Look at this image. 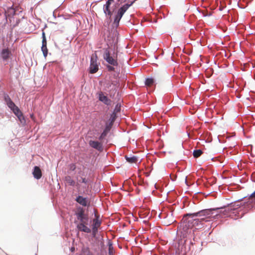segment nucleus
I'll return each instance as SVG.
<instances>
[{"label":"nucleus","instance_id":"nucleus-26","mask_svg":"<svg viewBox=\"0 0 255 255\" xmlns=\"http://www.w3.org/2000/svg\"><path fill=\"white\" fill-rule=\"evenodd\" d=\"M76 166L75 164L72 163L69 165V169L71 171H74L76 169Z\"/></svg>","mask_w":255,"mask_h":255},{"label":"nucleus","instance_id":"nucleus-13","mask_svg":"<svg viewBox=\"0 0 255 255\" xmlns=\"http://www.w3.org/2000/svg\"><path fill=\"white\" fill-rule=\"evenodd\" d=\"M88 224L79 223L77 225V228L80 231L87 233H91V230L87 226Z\"/></svg>","mask_w":255,"mask_h":255},{"label":"nucleus","instance_id":"nucleus-20","mask_svg":"<svg viewBox=\"0 0 255 255\" xmlns=\"http://www.w3.org/2000/svg\"><path fill=\"white\" fill-rule=\"evenodd\" d=\"M109 129L108 128H106L105 130L103 131V132L101 133L100 136L99 137V140H101L103 138H104L107 135L108 132L109 131Z\"/></svg>","mask_w":255,"mask_h":255},{"label":"nucleus","instance_id":"nucleus-19","mask_svg":"<svg viewBox=\"0 0 255 255\" xmlns=\"http://www.w3.org/2000/svg\"><path fill=\"white\" fill-rule=\"evenodd\" d=\"M203 153L201 149L195 150L193 151V155L195 158H198Z\"/></svg>","mask_w":255,"mask_h":255},{"label":"nucleus","instance_id":"nucleus-6","mask_svg":"<svg viewBox=\"0 0 255 255\" xmlns=\"http://www.w3.org/2000/svg\"><path fill=\"white\" fill-rule=\"evenodd\" d=\"M114 0H108L106 3L103 6V10L106 17L111 21V17L113 15V11L110 8V6Z\"/></svg>","mask_w":255,"mask_h":255},{"label":"nucleus","instance_id":"nucleus-24","mask_svg":"<svg viewBox=\"0 0 255 255\" xmlns=\"http://www.w3.org/2000/svg\"><path fill=\"white\" fill-rule=\"evenodd\" d=\"M3 58L6 59L8 56V52L6 49H3L2 52Z\"/></svg>","mask_w":255,"mask_h":255},{"label":"nucleus","instance_id":"nucleus-18","mask_svg":"<svg viewBox=\"0 0 255 255\" xmlns=\"http://www.w3.org/2000/svg\"><path fill=\"white\" fill-rule=\"evenodd\" d=\"M125 158L126 160L130 163H136L137 161V158L135 156H128V155H126Z\"/></svg>","mask_w":255,"mask_h":255},{"label":"nucleus","instance_id":"nucleus-12","mask_svg":"<svg viewBox=\"0 0 255 255\" xmlns=\"http://www.w3.org/2000/svg\"><path fill=\"white\" fill-rule=\"evenodd\" d=\"M99 100L104 103L106 105H111L112 101L109 99L106 96H105L102 92L98 93Z\"/></svg>","mask_w":255,"mask_h":255},{"label":"nucleus","instance_id":"nucleus-14","mask_svg":"<svg viewBox=\"0 0 255 255\" xmlns=\"http://www.w3.org/2000/svg\"><path fill=\"white\" fill-rule=\"evenodd\" d=\"M32 174L35 179H39L42 176V172L40 168L38 166H35Z\"/></svg>","mask_w":255,"mask_h":255},{"label":"nucleus","instance_id":"nucleus-2","mask_svg":"<svg viewBox=\"0 0 255 255\" xmlns=\"http://www.w3.org/2000/svg\"><path fill=\"white\" fill-rule=\"evenodd\" d=\"M218 209L219 208L208 209L195 212L200 225L202 226L204 222H207L213 219H215L218 215V214H214V211Z\"/></svg>","mask_w":255,"mask_h":255},{"label":"nucleus","instance_id":"nucleus-28","mask_svg":"<svg viewBox=\"0 0 255 255\" xmlns=\"http://www.w3.org/2000/svg\"><path fill=\"white\" fill-rule=\"evenodd\" d=\"M107 67L109 71H115V68L114 66H112L111 65H108Z\"/></svg>","mask_w":255,"mask_h":255},{"label":"nucleus","instance_id":"nucleus-22","mask_svg":"<svg viewBox=\"0 0 255 255\" xmlns=\"http://www.w3.org/2000/svg\"><path fill=\"white\" fill-rule=\"evenodd\" d=\"M82 255H93L90 252L88 248H84L82 250Z\"/></svg>","mask_w":255,"mask_h":255},{"label":"nucleus","instance_id":"nucleus-17","mask_svg":"<svg viewBox=\"0 0 255 255\" xmlns=\"http://www.w3.org/2000/svg\"><path fill=\"white\" fill-rule=\"evenodd\" d=\"M156 81V79H154L152 78H148L146 79L145 85L148 87H150L154 85Z\"/></svg>","mask_w":255,"mask_h":255},{"label":"nucleus","instance_id":"nucleus-9","mask_svg":"<svg viewBox=\"0 0 255 255\" xmlns=\"http://www.w3.org/2000/svg\"><path fill=\"white\" fill-rule=\"evenodd\" d=\"M95 219L93 220V234L95 235L98 232V229L101 224V222L99 219V216L95 213Z\"/></svg>","mask_w":255,"mask_h":255},{"label":"nucleus","instance_id":"nucleus-7","mask_svg":"<svg viewBox=\"0 0 255 255\" xmlns=\"http://www.w3.org/2000/svg\"><path fill=\"white\" fill-rule=\"evenodd\" d=\"M6 105L12 111L13 113L18 117L19 120L21 121V118H23L22 114L20 111L19 108L15 105V104L11 101L10 102L8 103Z\"/></svg>","mask_w":255,"mask_h":255},{"label":"nucleus","instance_id":"nucleus-3","mask_svg":"<svg viewBox=\"0 0 255 255\" xmlns=\"http://www.w3.org/2000/svg\"><path fill=\"white\" fill-rule=\"evenodd\" d=\"M103 58L110 65L114 66H117L118 62L117 61V56H111V53L109 47L103 49Z\"/></svg>","mask_w":255,"mask_h":255},{"label":"nucleus","instance_id":"nucleus-4","mask_svg":"<svg viewBox=\"0 0 255 255\" xmlns=\"http://www.w3.org/2000/svg\"><path fill=\"white\" fill-rule=\"evenodd\" d=\"M130 5L131 4H125L118 10V13L116 15L114 21V24H115L117 26L119 25V22L123 15Z\"/></svg>","mask_w":255,"mask_h":255},{"label":"nucleus","instance_id":"nucleus-10","mask_svg":"<svg viewBox=\"0 0 255 255\" xmlns=\"http://www.w3.org/2000/svg\"><path fill=\"white\" fill-rule=\"evenodd\" d=\"M41 50L43 52L44 57H46L48 54V49L47 48V41L45 32H42V41Z\"/></svg>","mask_w":255,"mask_h":255},{"label":"nucleus","instance_id":"nucleus-27","mask_svg":"<svg viewBox=\"0 0 255 255\" xmlns=\"http://www.w3.org/2000/svg\"><path fill=\"white\" fill-rule=\"evenodd\" d=\"M81 182L84 183L86 185L88 184L89 181L88 179L85 177H81Z\"/></svg>","mask_w":255,"mask_h":255},{"label":"nucleus","instance_id":"nucleus-30","mask_svg":"<svg viewBox=\"0 0 255 255\" xmlns=\"http://www.w3.org/2000/svg\"><path fill=\"white\" fill-rule=\"evenodd\" d=\"M117 114H114V113H113V114H112V116H111V118L112 119V121H114L115 120V119L117 117Z\"/></svg>","mask_w":255,"mask_h":255},{"label":"nucleus","instance_id":"nucleus-21","mask_svg":"<svg viewBox=\"0 0 255 255\" xmlns=\"http://www.w3.org/2000/svg\"><path fill=\"white\" fill-rule=\"evenodd\" d=\"M109 255H114V250L113 247V245L111 243L109 242Z\"/></svg>","mask_w":255,"mask_h":255},{"label":"nucleus","instance_id":"nucleus-23","mask_svg":"<svg viewBox=\"0 0 255 255\" xmlns=\"http://www.w3.org/2000/svg\"><path fill=\"white\" fill-rule=\"evenodd\" d=\"M120 110H121V105L119 104H118L115 106V108L113 113H114V114H118L119 112H120Z\"/></svg>","mask_w":255,"mask_h":255},{"label":"nucleus","instance_id":"nucleus-15","mask_svg":"<svg viewBox=\"0 0 255 255\" xmlns=\"http://www.w3.org/2000/svg\"><path fill=\"white\" fill-rule=\"evenodd\" d=\"M76 201L79 203L80 205L83 206H86L87 205V200L86 198H84L81 196H78Z\"/></svg>","mask_w":255,"mask_h":255},{"label":"nucleus","instance_id":"nucleus-25","mask_svg":"<svg viewBox=\"0 0 255 255\" xmlns=\"http://www.w3.org/2000/svg\"><path fill=\"white\" fill-rule=\"evenodd\" d=\"M4 100L6 104H7L8 103H9L11 101V100L10 99V97L7 95H4Z\"/></svg>","mask_w":255,"mask_h":255},{"label":"nucleus","instance_id":"nucleus-29","mask_svg":"<svg viewBox=\"0 0 255 255\" xmlns=\"http://www.w3.org/2000/svg\"><path fill=\"white\" fill-rule=\"evenodd\" d=\"M250 199L253 200L255 202V191L251 195Z\"/></svg>","mask_w":255,"mask_h":255},{"label":"nucleus","instance_id":"nucleus-5","mask_svg":"<svg viewBox=\"0 0 255 255\" xmlns=\"http://www.w3.org/2000/svg\"><path fill=\"white\" fill-rule=\"evenodd\" d=\"M97 55L96 53L93 54L91 57L90 73L94 74L96 73L99 69V65L97 62Z\"/></svg>","mask_w":255,"mask_h":255},{"label":"nucleus","instance_id":"nucleus-1","mask_svg":"<svg viewBox=\"0 0 255 255\" xmlns=\"http://www.w3.org/2000/svg\"><path fill=\"white\" fill-rule=\"evenodd\" d=\"M200 226L201 225L195 213H189L184 215L179 229L180 230H182L185 234L190 233L193 227Z\"/></svg>","mask_w":255,"mask_h":255},{"label":"nucleus","instance_id":"nucleus-11","mask_svg":"<svg viewBox=\"0 0 255 255\" xmlns=\"http://www.w3.org/2000/svg\"><path fill=\"white\" fill-rule=\"evenodd\" d=\"M90 146L98 151H101L103 149V145L101 142L95 140H90L89 142Z\"/></svg>","mask_w":255,"mask_h":255},{"label":"nucleus","instance_id":"nucleus-8","mask_svg":"<svg viewBox=\"0 0 255 255\" xmlns=\"http://www.w3.org/2000/svg\"><path fill=\"white\" fill-rule=\"evenodd\" d=\"M77 219L80 221V223L88 224V217L85 214L84 210L81 209L76 213Z\"/></svg>","mask_w":255,"mask_h":255},{"label":"nucleus","instance_id":"nucleus-16","mask_svg":"<svg viewBox=\"0 0 255 255\" xmlns=\"http://www.w3.org/2000/svg\"><path fill=\"white\" fill-rule=\"evenodd\" d=\"M64 180L67 184L70 186H74L75 185V182L70 176L65 177Z\"/></svg>","mask_w":255,"mask_h":255}]
</instances>
